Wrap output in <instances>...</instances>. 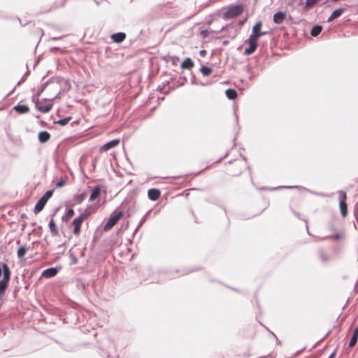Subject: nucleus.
<instances>
[{
  "mask_svg": "<svg viewBox=\"0 0 358 358\" xmlns=\"http://www.w3.org/2000/svg\"><path fill=\"white\" fill-rule=\"evenodd\" d=\"M11 277V271L6 264L0 266V298L6 293Z\"/></svg>",
  "mask_w": 358,
  "mask_h": 358,
  "instance_id": "f257e3e1",
  "label": "nucleus"
},
{
  "mask_svg": "<svg viewBox=\"0 0 358 358\" xmlns=\"http://www.w3.org/2000/svg\"><path fill=\"white\" fill-rule=\"evenodd\" d=\"M59 94H60V85H59V83H58V93L52 98L51 99H41V100H39L38 99H34V101L35 103V105H36V108L42 112V113H48L49 112L52 108V101L55 99H57L59 96Z\"/></svg>",
  "mask_w": 358,
  "mask_h": 358,
  "instance_id": "f03ea898",
  "label": "nucleus"
},
{
  "mask_svg": "<svg viewBox=\"0 0 358 358\" xmlns=\"http://www.w3.org/2000/svg\"><path fill=\"white\" fill-rule=\"evenodd\" d=\"M243 11L242 5H232L229 6L227 10L224 13V18L229 20L241 15Z\"/></svg>",
  "mask_w": 358,
  "mask_h": 358,
  "instance_id": "7ed1b4c3",
  "label": "nucleus"
},
{
  "mask_svg": "<svg viewBox=\"0 0 358 358\" xmlns=\"http://www.w3.org/2000/svg\"><path fill=\"white\" fill-rule=\"evenodd\" d=\"M123 213L122 211H115L110 215L108 221L104 226V230L108 231L115 226L117 222L122 217Z\"/></svg>",
  "mask_w": 358,
  "mask_h": 358,
  "instance_id": "20e7f679",
  "label": "nucleus"
},
{
  "mask_svg": "<svg viewBox=\"0 0 358 358\" xmlns=\"http://www.w3.org/2000/svg\"><path fill=\"white\" fill-rule=\"evenodd\" d=\"M52 190H48L45 193V194L39 199V201L36 204L34 208L35 213H38L43 209L45 205L46 204L48 199L52 196Z\"/></svg>",
  "mask_w": 358,
  "mask_h": 358,
  "instance_id": "39448f33",
  "label": "nucleus"
},
{
  "mask_svg": "<svg viewBox=\"0 0 358 358\" xmlns=\"http://www.w3.org/2000/svg\"><path fill=\"white\" fill-rule=\"evenodd\" d=\"M339 195V208L343 217H345L348 213V206L346 203V194L343 191L338 192Z\"/></svg>",
  "mask_w": 358,
  "mask_h": 358,
  "instance_id": "423d86ee",
  "label": "nucleus"
},
{
  "mask_svg": "<svg viewBox=\"0 0 358 358\" xmlns=\"http://www.w3.org/2000/svg\"><path fill=\"white\" fill-rule=\"evenodd\" d=\"M262 23V22H257L254 27H252V34L250 36V38H255L258 40L259 37L262 36H264L267 34L266 31H261Z\"/></svg>",
  "mask_w": 358,
  "mask_h": 358,
  "instance_id": "0eeeda50",
  "label": "nucleus"
},
{
  "mask_svg": "<svg viewBox=\"0 0 358 358\" xmlns=\"http://www.w3.org/2000/svg\"><path fill=\"white\" fill-rule=\"evenodd\" d=\"M88 217V214H81L79 217L75 218L73 221V225L74 226L73 233L75 234H79L80 231V226L83 222Z\"/></svg>",
  "mask_w": 358,
  "mask_h": 358,
  "instance_id": "6e6552de",
  "label": "nucleus"
},
{
  "mask_svg": "<svg viewBox=\"0 0 358 358\" xmlns=\"http://www.w3.org/2000/svg\"><path fill=\"white\" fill-rule=\"evenodd\" d=\"M257 41L255 38H252L249 37L247 42L249 43V47L246 48L244 51V54L245 55H250L252 54L257 49Z\"/></svg>",
  "mask_w": 358,
  "mask_h": 358,
  "instance_id": "1a4fd4ad",
  "label": "nucleus"
},
{
  "mask_svg": "<svg viewBox=\"0 0 358 358\" xmlns=\"http://www.w3.org/2000/svg\"><path fill=\"white\" fill-rule=\"evenodd\" d=\"M119 143H120V140L119 139H114V140H113L111 141H109V142L106 143L103 145H102L100 148V151L101 152L107 151V150H110V149L117 146Z\"/></svg>",
  "mask_w": 358,
  "mask_h": 358,
  "instance_id": "9d476101",
  "label": "nucleus"
},
{
  "mask_svg": "<svg viewBox=\"0 0 358 358\" xmlns=\"http://www.w3.org/2000/svg\"><path fill=\"white\" fill-rule=\"evenodd\" d=\"M148 197L152 201H156L160 196V191L157 189H150L148 192Z\"/></svg>",
  "mask_w": 358,
  "mask_h": 358,
  "instance_id": "9b49d317",
  "label": "nucleus"
},
{
  "mask_svg": "<svg viewBox=\"0 0 358 358\" xmlns=\"http://www.w3.org/2000/svg\"><path fill=\"white\" fill-rule=\"evenodd\" d=\"M57 270L55 268H50L43 271L42 276L44 278H52L56 275Z\"/></svg>",
  "mask_w": 358,
  "mask_h": 358,
  "instance_id": "f8f14e48",
  "label": "nucleus"
},
{
  "mask_svg": "<svg viewBox=\"0 0 358 358\" xmlns=\"http://www.w3.org/2000/svg\"><path fill=\"white\" fill-rule=\"evenodd\" d=\"M285 13L278 12L273 15V22L275 24H281L285 18Z\"/></svg>",
  "mask_w": 358,
  "mask_h": 358,
  "instance_id": "ddd939ff",
  "label": "nucleus"
},
{
  "mask_svg": "<svg viewBox=\"0 0 358 358\" xmlns=\"http://www.w3.org/2000/svg\"><path fill=\"white\" fill-rule=\"evenodd\" d=\"M358 339V327H355L349 343V347L352 348L355 345Z\"/></svg>",
  "mask_w": 358,
  "mask_h": 358,
  "instance_id": "4468645a",
  "label": "nucleus"
},
{
  "mask_svg": "<svg viewBox=\"0 0 358 358\" xmlns=\"http://www.w3.org/2000/svg\"><path fill=\"white\" fill-rule=\"evenodd\" d=\"M345 10L344 8H338L335 10L331 15V16L328 18L327 22H331L333 20L340 17L343 13Z\"/></svg>",
  "mask_w": 358,
  "mask_h": 358,
  "instance_id": "2eb2a0df",
  "label": "nucleus"
},
{
  "mask_svg": "<svg viewBox=\"0 0 358 358\" xmlns=\"http://www.w3.org/2000/svg\"><path fill=\"white\" fill-rule=\"evenodd\" d=\"M125 34L124 33L120 32L114 34L111 36V38L114 42L116 43H121L122 42L125 38Z\"/></svg>",
  "mask_w": 358,
  "mask_h": 358,
  "instance_id": "dca6fc26",
  "label": "nucleus"
},
{
  "mask_svg": "<svg viewBox=\"0 0 358 358\" xmlns=\"http://www.w3.org/2000/svg\"><path fill=\"white\" fill-rule=\"evenodd\" d=\"M14 110L19 113H27L29 111V108L26 105H17L14 107Z\"/></svg>",
  "mask_w": 358,
  "mask_h": 358,
  "instance_id": "f3484780",
  "label": "nucleus"
},
{
  "mask_svg": "<svg viewBox=\"0 0 358 358\" xmlns=\"http://www.w3.org/2000/svg\"><path fill=\"white\" fill-rule=\"evenodd\" d=\"M50 134L47 131H41L38 134V139L41 143L47 142L50 139Z\"/></svg>",
  "mask_w": 358,
  "mask_h": 358,
  "instance_id": "a211bd4d",
  "label": "nucleus"
},
{
  "mask_svg": "<svg viewBox=\"0 0 358 358\" xmlns=\"http://www.w3.org/2000/svg\"><path fill=\"white\" fill-rule=\"evenodd\" d=\"M194 66V62L190 58H186L181 64V68L189 69Z\"/></svg>",
  "mask_w": 358,
  "mask_h": 358,
  "instance_id": "6ab92c4d",
  "label": "nucleus"
},
{
  "mask_svg": "<svg viewBox=\"0 0 358 358\" xmlns=\"http://www.w3.org/2000/svg\"><path fill=\"white\" fill-rule=\"evenodd\" d=\"M99 194H100V188L99 187H96L92 192L90 196V201H92L95 200L96 198L99 197Z\"/></svg>",
  "mask_w": 358,
  "mask_h": 358,
  "instance_id": "aec40b11",
  "label": "nucleus"
},
{
  "mask_svg": "<svg viewBox=\"0 0 358 358\" xmlns=\"http://www.w3.org/2000/svg\"><path fill=\"white\" fill-rule=\"evenodd\" d=\"M49 228L53 235H57L58 230L53 219H51L49 222Z\"/></svg>",
  "mask_w": 358,
  "mask_h": 358,
  "instance_id": "412c9836",
  "label": "nucleus"
},
{
  "mask_svg": "<svg viewBox=\"0 0 358 358\" xmlns=\"http://www.w3.org/2000/svg\"><path fill=\"white\" fill-rule=\"evenodd\" d=\"M226 96L229 99H234L237 96V92L232 89H229L226 91Z\"/></svg>",
  "mask_w": 358,
  "mask_h": 358,
  "instance_id": "4be33fe9",
  "label": "nucleus"
},
{
  "mask_svg": "<svg viewBox=\"0 0 358 358\" xmlns=\"http://www.w3.org/2000/svg\"><path fill=\"white\" fill-rule=\"evenodd\" d=\"M321 31H322V27L317 25V26H315L314 27H313V29H311V31H310V34L313 36H317L320 34Z\"/></svg>",
  "mask_w": 358,
  "mask_h": 358,
  "instance_id": "5701e85b",
  "label": "nucleus"
},
{
  "mask_svg": "<svg viewBox=\"0 0 358 358\" xmlns=\"http://www.w3.org/2000/svg\"><path fill=\"white\" fill-rule=\"evenodd\" d=\"M200 71L201 72V73L203 76H209L211 73L212 69L210 68H209V67L203 66L201 67Z\"/></svg>",
  "mask_w": 358,
  "mask_h": 358,
  "instance_id": "b1692460",
  "label": "nucleus"
},
{
  "mask_svg": "<svg viewBox=\"0 0 358 358\" xmlns=\"http://www.w3.org/2000/svg\"><path fill=\"white\" fill-rule=\"evenodd\" d=\"M27 252V249L25 247H21L17 250V256L18 257L21 258L22 257L26 252Z\"/></svg>",
  "mask_w": 358,
  "mask_h": 358,
  "instance_id": "393cba45",
  "label": "nucleus"
},
{
  "mask_svg": "<svg viewBox=\"0 0 358 358\" xmlns=\"http://www.w3.org/2000/svg\"><path fill=\"white\" fill-rule=\"evenodd\" d=\"M320 0H306V7L312 8L315 6Z\"/></svg>",
  "mask_w": 358,
  "mask_h": 358,
  "instance_id": "a878e982",
  "label": "nucleus"
},
{
  "mask_svg": "<svg viewBox=\"0 0 358 358\" xmlns=\"http://www.w3.org/2000/svg\"><path fill=\"white\" fill-rule=\"evenodd\" d=\"M71 120V117H66V118H64V119H61L59 120H58L57 123L62 126H64L66 124H67L69 123V122Z\"/></svg>",
  "mask_w": 358,
  "mask_h": 358,
  "instance_id": "bb28decb",
  "label": "nucleus"
},
{
  "mask_svg": "<svg viewBox=\"0 0 358 358\" xmlns=\"http://www.w3.org/2000/svg\"><path fill=\"white\" fill-rule=\"evenodd\" d=\"M85 198V194H81L80 195H78L77 197H76V201L78 202V203H80L82 202Z\"/></svg>",
  "mask_w": 358,
  "mask_h": 358,
  "instance_id": "cd10ccee",
  "label": "nucleus"
},
{
  "mask_svg": "<svg viewBox=\"0 0 358 358\" xmlns=\"http://www.w3.org/2000/svg\"><path fill=\"white\" fill-rule=\"evenodd\" d=\"M74 215V211L73 209H69L67 213H66V217L68 218H70L73 215Z\"/></svg>",
  "mask_w": 358,
  "mask_h": 358,
  "instance_id": "c85d7f7f",
  "label": "nucleus"
},
{
  "mask_svg": "<svg viewBox=\"0 0 358 358\" xmlns=\"http://www.w3.org/2000/svg\"><path fill=\"white\" fill-rule=\"evenodd\" d=\"M64 185H65V182H64V181L61 180V181L58 182L56 184V187H64Z\"/></svg>",
  "mask_w": 358,
  "mask_h": 358,
  "instance_id": "c756f323",
  "label": "nucleus"
},
{
  "mask_svg": "<svg viewBox=\"0 0 358 358\" xmlns=\"http://www.w3.org/2000/svg\"><path fill=\"white\" fill-rule=\"evenodd\" d=\"M206 52L204 50H202L200 51V55L202 57H204L206 55Z\"/></svg>",
  "mask_w": 358,
  "mask_h": 358,
  "instance_id": "7c9ffc66",
  "label": "nucleus"
},
{
  "mask_svg": "<svg viewBox=\"0 0 358 358\" xmlns=\"http://www.w3.org/2000/svg\"><path fill=\"white\" fill-rule=\"evenodd\" d=\"M334 353L331 354V355L329 356V358H334Z\"/></svg>",
  "mask_w": 358,
  "mask_h": 358,
  "instance_id": "2f4dec72",
  "label": "nucleus"
}]
</instances>
